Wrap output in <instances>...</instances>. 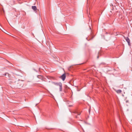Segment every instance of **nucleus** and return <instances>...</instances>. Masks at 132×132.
<instances>
[{
  "label": "nucleus",
  "instance_id": "f8f14e48",
  "mask_svg": "<svg viewBox=\"0 0 132 132\" xmlns=\"http://www.w3.org/2000/svg\"><path fill=\"white\" fill-rule=\"evenodd\" d=\"M4 32L6 34H7L9 35V34H7V31H6V32Z\"/></svg>",
  "mask_w": 132,
  "mask_h": 132
},
{
  "label": "nucleus",
  "instance_id": "39448f33",
  "mask_svg": "<svg viewBox=\"0 0 132 132\" xmlns=\"http://www.w3.org/2000/svg\"><path fill=\"white\" fill-rule=\"evenodd\" d=\"M73 113H77L78 114V115H80V113L79 112H78L77 111H74Z\"/></svg>",
  "mask_w": 132,
  "mask_h": 132
},
{
  "label": "nucleus",
  "instance_id": "9d476101",
  "mask_svg": "<svg viewBox=\"0 0 132 132\" xmlns=\"http://www.w3.org/2000/svg\"><path fill=\"white\" fill-rule=\"evenodd\" d=\"M4 32L6 34H7L9 35V34H7V31H6V32Z\"/></svg>",
  "mask_w": 132,
  "mask_h": 132
},
{
  "label": "nucleus",
  "instance_id": "9b49d317",
  "mask_svg": "<svg viewBox=\"0 0 132 132\" xmlns=\"http://www.w3.org/2000/svg\"><path fill=\"white\" fill-rule=\"evenodd\" d=\"M4 32L6 34H7L9 35V34H7V31H6V32Z\"/></svg>",
  "mask_w": 132,
  "mask_h": 132
},
{
  "label": "nucleus",
  "instance_id": "4468645a",
  "mask_svg": "<svg viewBox=\"0 0 132 132\" xmlns=\"http://www.w3.org/2000/svg\"><path fill=\"white\" fill-rule=\"evenodd\" d=\"M4 32L6 34H7L9 35V34H7V31H6V32Z\"/></svg>",
  "mask_w": 132,
  "mask_h": 132
},
{
  "label": "nucleus",
  "instance_id": "dca6fc26",
  "mask_svg": "<svg viewBox=\"0 0 132 132\" xmlns=\"http://www.w3.org/2000/svg\"><path fill=\"white\" fill-rule=\"evenodd\" d=\"M3 12L4 13V10L3 9Z\"/></svg>",
  "mask_w": 132,
  "mask_h": 132
},
{
  "label": "nucleus",
  "instance_id": "ddd939ff",
  "mask_svg": "<svg viewBox=\"0 0 132 132\" xmlns=\"http://www.w3.org/2000/svg\"><path fill=\"white\" fill-rule=\"evenodd\" d=\"M4 32L6 34H7L9 35V34H7V31H6V32Z\"/></svg>",
  "mask_w": 132,
  "mask_h": 132
},
{
  "label": "nucleus",
  "instance_id": "7ed1b4c3",
  "mask_svg": "<svg viewBox=\"0 0 132 132\" xmlns=\"http://www.w3.org/2000/svg\"><path fill=\"white\" fill-rule=\"evenodd\" d=\"M126 41L127 42L128 44V45H130V41L129 38L128 37H126Z\"/></svg>",
  "mask_w": 132,
  "mask_h": 132
},
{
  "label": "nucleus",
  "instance_id": "423d86ee",
  "mask_svg": "<svg viewBox=\"0 0 132 132\" xmlns=\"http://www.w3.org/2000/svg\"><path fill=\"white\" fill-rule=\"evenodd\" d=\"M122 92L121 90L119 89L118 90H117L116 91V92L118 93H121Z\"/></svg>",
  "mask_w": 132,
  "mask_h": 132
},
{
  "label": "nucleus",
  "instance_id": "f3484780",
  "mask_svg": "<svg viewBox=\"0 0 132 132\" xmlns=\"http://www.w3.org/2000/svg\"><path fill=\"white\" fill-rule=\"evenodd\" d=\"M98 57H98V56H97V58H98Z\"/></svg>",
  "mask_w": 132,
  "mask_h": 132
},
{
  "label": "nucleus",
  "instance_id": "6e6552de",
  "mask_svg": "<svg viewBox=\"0 0 132 132\" xmlns=\"http://www.w3.org/2000/svg\"><path fill=\"white\" fill-rule=\"evenodd\" d=\"M7 74L8 75V76H9V74L7 73H5L3 75L4 76H6V74Z\"/></svg>",
  "mask_w": 132,
  "mask_h": 132
},
{
  "label": "nucleus",
  "instance_id": "2eb2a0df",
  "mask_svg": "<svg viewBox=\"0 0 132 132\" xmlns=\"http://www.w3.org/2000/svg\"><path fill=\"white\" fill-rule=\"evenodd\" d=\"M4 32L6 34H7L9 35V34H7V31H6V32Z\"/></svg>",
  "mask_w": 132,
  "mask_h": 132
},
{
  "label": "nucleus",
  "instance_id": "0eeeda50",
  "mask_svg": "<svg viewBox=\"0 0 132 132\" xmlns=\"http://www.w3.org/2000/svg\"><path fill=\"white\" fill-rule=\"evenodd\" d=\"M38 78H42V76L40 75H38L37 76Z\"/></svg>",
  "mask_w": 132,
  "mask_h": 132
},
{
  "label": "nucleus",
  "instance_id": "20e7f679",
  "mask_svg": "<svg viewBox=\"0 0 132 132\" xmlns=\"http://www.w3.org/2000/svg\"><path fill=\"white\" fill-rule=\"evenodd\" d=\"M32 8L35 11L37 10V7L35 6H32Z\"/></svg>",
  "mask_w": 132,
  "mask_h": 132
},
{
  "label": "nucleus",
  "instance_id": "f03ea898",
  "mask_svg": "<svg viewBox=\"0 0 132 132\" xmlns=\"http://www.w3.org/2000/svg\"><path fill=\"white\" fill-rule=\"evenodd\" d=\"M60 78L62 79V80L64 81L66 78V75L65 73L63 74L60 77Z\"/></svg>",
  "mask_w": 132,
  "mask_h": 132
},
{
  "label": "nucleus",
  "instance_id": "f257e3e1",
  "mask_svg": "<svg viewBox=\"0 0 132 132\" xmlns=\"http://www.w3.org/2000/svg\"><path fill=\"white\" fill-rule=\"evenodd\" d=\"M53 84L55 85L58 86L59 87L60 91L61 92L62 90V84L61 82H53Z\"/></svg>",
  "mask_w": 132,
  "mask_h": 132
},
{
  "label": "nucleus",
  "instance_id": "1a4fd4ad",
  "mask_svg": "<svg viewBox=\"0 0 132 132\" xmlns=\"http://www.w3.org/2000/svg\"><path fill=\"white\" fill-rule=\"evenodd\" d=\"M73 106V105H69V107H71V106Z\"/></svg>",
  "mask_w": 132,
  "mask_h": 132
}]
</instances>
